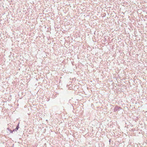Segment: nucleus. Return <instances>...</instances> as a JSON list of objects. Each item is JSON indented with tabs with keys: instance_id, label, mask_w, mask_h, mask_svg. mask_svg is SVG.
<instances>
[{
	"instance_id": "3",
	"label": "nucleus",
	"mask_w": 147,
	"mask_h": 147,
	"mask_svg": "<svg viewBox=\"0 0 147 147\" xmlns=\"http://www.w3.org/2000/svg\"><path fill=\"white\" fill-rule=\"evenodd\" d=\"M9 131L11 133H12L13 132V130H9Z\"/></svg>"
},
{
	"instance_id": "1",
	"label": "nucleus",
	"mask_w": 147,
	"mask_h": 147,
	"mask_svg": "<svg viewBox=\"0 0 147 147\" xmlns=\"http://www.w3.org/2000/svg\"><path fill=\"white\" fill-rule=\"evenodd\" d=\"M121 108L120 107L118 106H116L114 109V111L116 112L118 111H119V109Z\"/></svg>"
},
{
	"instance_id": "2",
	"label": "nucleus",
	"mask_w": 147,
	"mask_h": 147,
	"mask_svg": "<svg viewBox=\"0 0 147 147\" xmlns=\"http://www.w3.org/2000/svg\"><path fill=\"white\" fill-rule=\"evenodd\" d=\"M19 128V124H18V125L17 126L16 128L13 130V131H17V130H18V128Z\"/></svg>"
}]
</instances>
